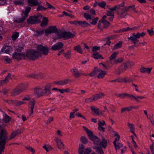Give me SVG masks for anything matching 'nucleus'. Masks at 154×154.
<instances>
[{
    "label": "nucleus",
    "instance_id": "f257e3e1",
    "mask_svg": "<svg viewBox=\"0 0 154 154\" xmlns=\"http://www.w3.org/2000/svg\"><path fill=\"white\" fill-rule=\"evenodd\" d=\"M23 130L21 129H17L13 131L8 139V132L6 130L2 125H0V154L4 151L5 146L7 140H9L14 138L15 137L21 134Z\"/></svg>",
    "mask_w": 154,
    "mask_h": 154
},
{
    "label": "nucleus",
    "instance_id": "f03ea898",
    "mask_svg": "<svg viewBox=\"0 0 154 154\" xmlns=\"http://www.w3.org/2000/svg\"><path fill=\"white\" fill-rule=\"evenodd\" d=\"M52 89V85L50 83H47L42 88L37 87L35 88V92L38 97L42 96L47 97L52 94L51 90Z\"/></svg>",
    "mask_w": 154,
    "mask_h": 154
},
{
    "label": "nucleus",
    "instance_id": "7ed1b4c3",
    "mask_svg": "<svg viewBox=\"0 0 154 154\" xmlns=\"http://www.w3.org/2000/svg\"><path fill=\"white\" fill-rule=\"evenodd\" d=\"M41 54L37 51L33 50H30L27 51L26 54H24V59H27L29 60H34L38 58Z\"/></svg>",
    "mask_w": 154,
    "mask_h": 154
},
{
    "label": "nucleus",
    "instance_id": "20e7f679",
    "mask_svg": "<svg viewBox=\"0 0 154 154\" xmlns=\"http://www.w3.org/2000/svg\"><path fill=\"white\" fill-rule=\"evenodd\" d=\"M83 127L84 130L86 132L90 140L93 141L94 144L100 146V141L99 138L96 136L94 135L93 132L88 129L87 128L84 126Z\"/></svg>",
    "mask_w": 154,
    "mask_h": 154
},
{
    "label": "nucleus",
    "instance_id": "39448f33",
    "mask_svg": "<svg viewBox=\"0 0 154 154\" xmlns=\"http://www.w3.org/2000/svg\"><path fill=\"white\" fill-rule=\"evenodd\" d=\"M117 97H120L122 99L125 98H129L131 100H135L137 102L139 103L140 102L139 99H142L143 98H146V97L144 96H139L135 97L132 94H130L127 93L119 94H117Z\"/></svg>",
    "mask_w": 154,
    "mask_h": 154
},
{
    "label": "nucleus",
    "instance_id": "423d86ee",
    "mask_svg": "<svg viewBox=\"0 0 154 154\" xmlns=\"http://www.w3.org/2000/svg\"><path fill=\"white\" fill-rule=\"evenodd\" d=\"M42 17V16L41 14L31 16L27 20V23L29 24L38 23L40 22Z\"/></svg>",
    "mask_w": 154,
    "mask_h": 154
},
{
    "label": "nucleus",
    "instance_id": "0eeeda50",
    "mask_svg": "<svg viewBox=\"0 0 154 154\" xmlns=\"http://www.w3.org/2000/svg\"><path fill=\"white\" fill-rule=\"evenodd\" d=\"M109 10H107L106 11L107 16H114V11H116L120 19L122 18V14H121V12L118 10V8L116 5L112 8H109Z\"/></svg>",
    "mask_w": 154,
    "mask_h": 154
},
{
    "label": "nucleus",
    "instance_id": "6e6552de",
    "mask_svg": "<svg viewBox=\"0 0 154 154\" xmlns=\"http://www.w3.org/2000/svg\"><path fill=\"white\" fill-rule=\"evenodd\" d=\"M130 10H132L134 11L136 13L138 12V11L136 9L135 6L134 5H131L127 6H125L124 7V10L122 11V12H121L122 16V18H126V16L128 14L127 12L129 11Z\"/></svg>",
    "mask_w": 154,
    "mask_h": 154
},
{
    "label": "nucleus",
    "instance_id": "1a4fd4ad",
    "mask_svg": "<svg viewBox=\"0 0 154 154\" xmlns=\"http://www.w3.org/2000/svg\"><path fill=\"white\" fill-rule=\"evenodd\" d=\"M145 33L144 32L141 33L138 32L136 35L133 34L132 36L128 37V39L130 40L132 42V43L135 44L137 42H138V39L140 38V36H144L145 35Z\"/></svg>",
    "mask_w": 154,
    "mask_h": 154
},
{
    "label": "nucleus",
    "instance_id": "9d476101",
    "mask_svg": "<svg viewBox=\"0 0 154 154\" xmlns=\"http://www.w3.org/2000/svg\"><path fill=\"white\" fill-rule=\"evenodd\" d=\"M37 51L41 54L39 57H42V54L45 55H48L49 52V49L48 47L42 45H39L37 46Z\"/></svg>",
    "mask_w": 154,
    "mask_h": 154
},
{
    "label": "nucleus",
    "instance_id": "9b49d317",
    "mask_svg": "<svg viewBox=\"0 0 154 154\" xmlns=\"http://www.w3.org/2000/svg\"><path fill=\"white\" fill-rule=\"evenodd\" d=\"M58 29L56 26H50L45 30V35L47 36L52 33H57Z\"/></svg>",
    "mask_w": 154,
    "mask_h": 154
},
{
    "label": "nucleus",
    "instance_id": "f8f14e48",
    "mask_svg": "<svg viewBox=\"0 0 154 154\" xmlns=\"http://www.w3.org/2000/svg\"><path fill=\"white\" fill-rule=\"evenodd\" d=\"M70 23L71 24H74L76 26L79 25L83 27H86L88 25H89V24L86 22L82 21L75 20L71 21L70 22Z\"/></svg>",
    "mask_w": 154,
    "mask_h": 154
},
{
    "label": "nucleus",
    "instance_id": "ddd939ff",
    "mask_svg": "<svg viewBox=\"0 0 154 154\" xmlns=\"http://www.w3.org/2000/svg\"><path fill=\"white\" fill-rule=\"evenodd\" d=\"M123 64L124 65V68H122L120 70V71L121 72L125 71L128 68H131V67L134 65V64L133 62L128 61L124 63Z\"/></svg>",
    "mask_w": 154,
    "mask_h": 154
},
{
    "label": "nucleus",
    "instance_id": "4468645a",
    "mask_svg": "<svg viewBox=\"0 0 154 154\" xmlns=\"http://www.w3.org/2000/svg\"><path fill=\"white\" fill-rule=\"evenodd\" d=\"M35 101L34 100H32L29 103L28 108L29 111V115L31 116L33 113V109L34 108Z\"/></svg>",
    "mask_w": 154,
    "mask_h": 154
},
{
    "label": "nucleus",
    "instance_id": "2eb2a0df",
    "mask_svg": "<svg viewBox=\"0 0 154 154\" xmlns=\"http://www.w3.org/2000/svg\"><path fill=\"white\" fill-rule=\"evenodd\" d=\"M24 54L14 52L13 54L12 57L14 59L20 60L23 59H24Z\"/></svg>",
    "mask_w": 154,
    "mask_h": 154
},
{
    "label": "nucleus",
    "instance_id": "dca6fc26",
    "mask_svg": "<svg viewBox=\"0 0 154 154\" xmlns=\"http://www.w3.org/2000/svg\"><path fill=\"white\" fill-rule=\"evenodd\" d=\"M28 77L37 79H43L44 78L43 74L41 73L31 74L28 75Z\"/></svg>",
    "mask_w": 154,
    "mask_h": 154
},
{
    "label": "nucleus",
    "instance_id": "f3484780",
    "mask_svg": "<svg viewBox=\"0 0 154 154\" xmlns=\"http://www.w3.org/2000/svg\"><path fill=\"white\" fill-rule=\"evenodd\" d=\"M63 44L62 42H57L52 46L51 49L52 51L59 50L63 48Z\"/></svg>",
    "mask_w": 154,
    "mask_h": 154
},
{
    "label": "nucleus",
    "instance_id": "a211bd4d",
    "mask_svg": "<svg viewBox=\"0 0 154 154\" xmlns=\"http://www.w3.org/2000/svg\"><path fill=\"white\" fill-rule=\"evenodd\" d=\"M70 72L72 74L73 76L76 78H79L80 77L81 74L80 73L78 69L75 67H74L70 70Z\"/></svg>",
    "mask_w": 154,
    "mask_h": 154
},
{
    "label": "nucleus",
    "instance_id": "6ab92c4d",
    "mask_svg": "<svg viewBox=\"0 0 154 154\" xmlns=\"http://www.w3.org/2000/svg\"><path fill=\"white\" fill-rule=\"evenodd\" d=\"M105 94L102 92H100L97 94H95L92 96V97L94 101L97 100H98L103 97Z\"/></svg>",
    "mask_w": 154,
    "mask_h": 154
},
{
    "label": "nucleus",
    "instance_id": "aec40b11",
    "mask_svg": "<svg viewBox=\"0 0 154 154\" xmlns=\"http://www.w3.org/2000/svg\"><path fill=\"white\" fill-rule=\"evenodd\" d=\"M11 76V73H8L4 80H0V85L6 84L8 82L9 79H12Z\"/></svg>",
    "mask_w": 154,
    "mask_h": 154
},
{
    "label": "nucleus",
    "instance_id": "412c9836",
    "mask_svg": "<svg viewBox=\"0 0 154 154\" xmlns=\"http://www.w3.org/2000/svg\"><path fill=\"white\" fill-rule=\"evenodd\" d=\"M152 68H146L144 66H142L139 69L140 71L142 73H146L148 74H149L152 70Z\"/></svg>",
    "mask_w": 154,
    "mask_h": 154
},
{
    "label": "nucleus",
    "instance_id": "4be33fe9",
    "mask_svg": "<svg viewBox=\"0 0 154 154\" xmlns=\"http://www.w3.org/2000/svg\"><path fill=\"white\" fill-rule=\"evenodd\" d=\"M139 107V106H131L128 107H124L121 109V112L122 113H124L125 111H130L133 109H138Z\"/></svg>",
    "mask_w": 154,
    "mask_h": 154
},
{
    "label": "nucleus",
    "instance_id": "5701e85b",
    "mask_svg": "<svg viewBox=\"0 0 154 154\" xmlns=\"http://www.w3.org/2000/svg\"><path fill=\"white\" fill-rule=\"evenodd\" d=\"M75 32L72 33L69 32L64 31V39L73 38L75 35Z\"/></svg>",
    "mask_w": 154,
    "mask_h": 154
},
{
    "label": "nucleus",
    "instance_id": "b1692460",
    "mask_svg": "<svg viewBox=\"0 0 154 154\" xmlns=\"http://www.w3.org/2000/svg\"><path fill=\"white\" fill-rule=\"evenodd\" d=\"M16 87L17 88L20 92L21 93L26 89L27 88V85L25 84L21 83L19 84Z\"/></svg>",
    "mask_w": 154,
    "mask_h": 154
},
{
    "label": "nucleus",
    "instance_id": "393cba45",
    "mask_svg": "<svg viewBox=\"0 0 154 154\" xmlns=\"http://www.w3.org/2000/svg\"><path fill=\"white\" fill-rule=\"evenodd\" d=\"M69 81V79H66L63 80L54 82L53 83L60 85H65L68 83Z\"/></svg>",
    "mask_w": 154,
    "mask_h": 154
},
{
    "label": "nucleus",
    "instance_id": "a878e982",
    "mask_svg": "<svg viewBox=\"0 0 154 154\" xmlns=\"http://www.w3.org/2000/svg\"><path fill=\"white\" fill-rule=\"evenodd\" d=\"M27 3L31 7L38 6L40 5L39 3L37 0H27Z\"/></svg>",
    "mask_w": 154,
    "mask_h": 154
},
{
    "label": "nucleus",
    "instance_id": "bb28decb",
    "mask_svg": "<svg viewBox=\"0 0 154 154\" xmlns=\"http://www.w3.org/2000/svg\"><path fill=\"white\" fill-rule=\"evenodd\" d=\"M20 93H21L16 87L13 89L10 93L12 97L16 96Z\"/></svg>",
    "mask_w": 154,
    "mask_h": 154
},
{
    "label": "nucleus",
    "instance_id": "cd10ccee",
    "mask_svg": "<svg viewBox=\"0 0 154 154\" xmlns=\"http://www.w3.org/2000/svg\"><path fill=\"white\" fill-rule=\"evenodd\" d=\"M58 146V148L60 149H63L64 148V146L61 140L59 138H57L55 140Z\"/></svg>",
    "mask_w": 154,
    "mask_h": 154
},
{
    "label": "nucleus",
    "instance_id": "c85d7f7f",
    "mask_svg": "<svg viewBox=\"0 0 154 154\" xmlns=\"http://www.w3.org/2000/svg\"><path fill=\"white\" fill-rule=\"evenodd\" d=\"M11 48L9 46H4L2 48L1 52H2L8 54L11 50Z\"/></svg>",
    "mask_w": 154,
    "mask_h": 154
},
{
    "label": "nucleus",
    "instance_id": "c756f323",
    "mask_svg": "<svg viewBox=\"0 0 154 154\" xmlns=\"http://www.w3.org/2000/svg\"><path fill=\"white\" fill-rule=\"evenodd\" d=\"M102 141L100 142V145L104 148L105 149L107 146V140H106L105 138L102 136Z\"/></svg>",
    "mask_w": 154,
    "mask_h": 154
},
{
    "label": "nucleus",
    "instance_id": "7c9ffc66",
    "mask_svg": "<svg viewBox=\"0 0 154 154\" xmlns=\"http://www.w3.org/2000/svg\"><path fill=\"white\" fill-rule=\"evenodd\" d=\"M26 18L22 16L20 18H16L14 19V22L17 23H19L23 22L26 20Z\"/></svg>",
    "mask_w": 154,
    "mask_h": 154
},
{
    "label": "nucleus",
    "instance_id": "2f4dec72",
    "mask_svg": "<svg viewBox=\"0 0 154 154\" xmlns=\"http://www.w3.org/2000/svg\"><path fill=\"white\" fill-rule=\"evenodd\" d=\"M48 19L47 17H45L43 18L42 21L40 24L41 27L46 26L48 24Z\"/></svg>",
    "mask_w": 154,
    "mask_h": 154
},
{
    "label": "nucleus",
    "instance_id": "473e14b6",
    "mask_svg": "<svg viewBox=\"0 0 154 154\" xmlns=\"http://www.w3.org/2000/svg\"><path fill=\"white\" fill-rule=\"evenodd\" d=\"M93 148L95 149L96 152L99 154H104V152L100 146H94Z\"/></svg>",
    "mask_w": 154,
    "mask_h": 154
},
{
    "label": "nucleus",
    "instance_id": "72a5a7b5",
    "mask_svg": "<svg viewBox=\"0 0 154 154\" xmlns=\"http://www.w3.org/2000/svg\"><path fill=\"white\" fill-rule=\"evenodd\" d=\"M92 56L95 59H98L100 58L102 59H104V58L102 55L101 54H100L98 52H94L92 54Z\"/></svg>",
    "mask_w": 154,
    "mask_h": 154
},
{
    "label": "nucleus",
    "instance_id": "f704fd0d",
    "mask_svg": "<svg viewBox=\"0 0 154 154\" xmlns=\"http://www.w3.org/2000/svg\"><path fill=\"white\" fill-rule=\"evenodd\" d=\"M3 117L2 120L5 123L9 122L11 119V118L6 114H3Z\"/></svg>",
    "mask_w": 154,
    "mask_h": 154
},
{
    "label": "nucleus",
    "instance_id": "c9c22d12",
    "mask_svg": "<svg viewBox=\"0 0 154 154\" xmlns=\"http://www.w3.org/2000/svg\"><path fill=\"white\" fill-rule=\"evenodd\" d=\"M91 109L93 112H94L97 115H99L100 114H103V112H99V109L98 108H95L94 106H91Z\"/></svg>",
    "mask_w": 154,
    "mask_h": 154
},
{
    "label": "nucleus",
    "instance_id": "e433bc0d",
    "mask_svg": "<svg viewBox=\"0 0 154 154\" xmlns=\"http://www.w3.org/2000/svg\"><path fill=\"white\" fill-rule=\"evenodd\" d=\"M128 127H129V128L130 129V131L132 133L134 134L136 136V134L134 133V125L133 124H130L129 123H128Z\"/></svg>",
    "mask_w": 154,
    "mask_h": 154
},
{
    "label": "nucleus",
    "instance_id": "4c0bfd02",
    "mask_svg": "<svg viewBox=\"0 0 154 154\" xmlns=\"http://www.w3.org/2000/svg\"><path fill=\"white\" fill-rule=\"evenodd\" d=\"M125 5V3L124 2H123L122 4H119L117 5H116V6L118 8V9L119 11H120L122 13V11H123L124 10V6Z\"/></svg>",
    "mask_w": 154,
    "mask_h": 154
},
{
    "label": "nucleus",
    "instance_id": "58836bf2",
    "mask_svg": "<svg viewBox=\"0 0 154 154\" xmlns=\"http://www.w3.org/2000/svg\"><path fill=\"white\" fill-rule=\"evenodd\" d=\"M44 32L45 30H42L41 29L36 30L35 32L36 33L34 34V36H38L40 35H41L44 33Z\"/></svg>",
    "mask_w": 154,
    "mask_h": 154
},
{
    "label": "nucleus",
    "instance_id": "ea45409f",
    "mask_svg": "<svg viewBox=\"0 0 154 154\" xmlns=\"http://www.w3.org/2000/svg\"><path fill=\"white\" fill-rule=\"evenodd\" d=\"M78 149V153L79 154H83L84 151V146L82 144H80Z\"/></svg>",
    "mask_w": 154,
    "mask_h": 154
},
{
    "label": "nucleus",
    "instance_id": "a19ab883",
    "mask_svg": "<svg viewBox=\"0 0 154 154\" xmlns=\"http://www.w3.org/2000/svg\"><path fill=\"white\" fill-rule=\"evenodd\" d=\"M106 74V72L104 71H101V72L98 75L97 78L98 79H103L105 77V75Z\"/></svg>",
    "mask_w": 154,
    "mask_h": 154
},
{
    "label": "nucleus",
    "instance_id": "79ce46f5",
    "mask_svg": "<svg viewBox=\"0 0 154 154\" xmlns=\"http://www.w3.org/2000/svg\"><path fill=\"white\" fill-rule=\"evenodd\" d=\"M56 38L57 39L62 38H64V32H62L58 33L56 36Z\"/></svg>",
    "mask_w": 154,
    "mask_h": 154
},
{
    "label": "nucleus",
    "instance_id": "37998d69",
    "mask_svg": "<svg viewBox=\"0 0 154 154\" xmlns=\"http://www.w3.org/2000/svg\"><path fill=\"white\" fill-rule=\"evenodd\" d=\"M19 33L18 32H14L11 36L12 40L13 41H15L19 36Z\"/></svg>",
    "mask_w": 154,
    "mask_h": 154
},
{
    "label": "nucleus",
    "instance_id": "c03bdc74",
    "mask_svg": "<svg viewBox=\"0 0 154 154\" xmlns=\"http://www.w3.org/2000/svg\"><path fill=\"white\" fill-rule=\"evenodd\" d=\"M122 44V42L121 41H119L117 44L114 45L112 50H115L118 48H120L121 47Z\"/></svg>",
    "mask_w": 154,
    "mask_h": 154
},
{
    "label": "nucleus",
    "instance_id": "a18cd8bd",
    "mask_svg": "<svg viewBox=\"0 0 154 154\" xmlns=\"http://www.w3.org/2000/svg\"><path fill=\"white\" fill-rule=\"evenodd\" d=\"M114 145L115 150L116 151L118 149H119L123 147L122 144L120 143H118L117 144L114 143Z\"/></svg>",
    "mask_w": 154,
    "mask_h": 154
},
{
    "label": "nucleus",
    "instance_id": "49530a36",
    "mask_svg": "<svg viewBox=\"0 0 154 154\" xmlns=\"http://www.w3.org/2000/svg\"><path fill=\"white\" fill-rule=\"evenodd\" d=\"M102 23L103 24V28H106L109 27L110 25V23L107 20L101 21Z\"/></svg>",
    "mask_w": 154,
    "mask_h": 154
},
{
    "label": "nucleus",
    "instance_id": "de8ad7c7",
    "mask_svg": "<svg viewBox=\"0 0 154 154\" xmlns=\"http://www.w3.org/2000/svg\"><path fill=\"white\" fill-rule=\"evenodd\" d=\"M118 53L119 52L118 51L114 52L109 57V60H111L116 58L117 57V55Z\"/></svg>",
    "mask_w": 154,
    "mask_h": 154
},
{
    "label": "nucleus",
    "instance_id": "09e8293b",
    "mask_svg": "<svg viewBox=\"0 0 154 154\" xmlns=\"http://www.w3.org/2000/svg\"><path fill=\"white\" fill-rule=\"evenodd\" d=\"M126 83H128L133 81L132 78L131 77L125 78L123 79V81Z\"/></svg>",
    "mask_w": 154,
    "mask_h": 154
},
{
    "label": "nucleus",
    "instance_id": "8fccbe9b",
    "mask_svg": "<svg viewBox=\"0 0 154 154\" xmlns=\"http://www.w3.org/2000/svg\"><path fill=\"white\" fill-rule=\"evenodd\" d=\"M74 49L75 51H77L79 53L82 54V48H81L80 45H78L74 47Z\"/></svg>",
    "mask_w": 154,
    "mask_h": 154
},
{
    "label": "nucleus",
    "instance_id": "3c124183",
    "mask_svg": "<svg viewBox=\"0 0 154 154\" xmlns=\"http://www.w3.org/2000/svg\"><path fill=\"white\" fill-rule=\"evenodd\" d=\"M71 54V51L70 50H68L66 53L63 54L65 57L66 59H69L70 58Z\"/></svg>",
    "mask_w": 154,
    "mask_h": 154
},
{
    "label": "nucleus",
    "instance_id": "603ef678",
    "mask_svg": "<svg viewBox=\"0 0 154 154\" xmlns=\"http://www.w3.org/2000/svg\"><path fill=\"white\" fill-rule=\"evenodd\" d=\"M124 59L122 57H119L115 59L114 61V63L116 64H117L118 63H120L123 61Z\"/></svg>",
    "mask_w": 154,
    "mask_h": 154
},
{
    "label": "nucleus",
    "instance_id": "864d4df0",
    "mask_svg": "<svg viewBox=\"0 0 154 154\" xmlns=\"http://www.w3.org/2000/svg\"><path fill=\"white\" fill-rule=\"evenodd\" d=\"M80 140L82 143L84 144L88 143V140L85 137L82 136L80 138Z\"/></svg>",
    "mask_w": 154,
    "mask_h": 154
},
{
    "label": "nucleus",
    "instance_id": "5fc2aeb1",
    "mask_svg": "<svg viewBox=\"0 0 154 154\" xmlns=\"http://www.w3.org/2000/svg\"><path fill=\"white\" fill-rule=\"evenodd\" d=\"M25 148L28 150H29L32 152V154H34L35 152V151L34 149L30 146H26Z\"/></svg>",
    "mask_w": 154,
    "mask_h": 154
},
{
    "label": "nucleus",
    "instance_id": "6e6d98bb",
    "mask_svg": "<svg viewBox=\"0 0 154 154\" xmlns=\"http://www.w3.org/2000/svg\"><path fill=\"white\" fill-rule=\"evenodd\" d=\"M47 8H45L41 5H38V7L37 8V11H45L47 9Z\"/></svg>",
    "mask_w": 154,
    "mask_h": 154
},
{
    "label": "nucleus",
    "instance_id": "4d7b16f0",
    "mask_svg": "<svg viewBox=\"0 0 154 154\" xmlns=\"http://www.w3.org/2000/svg\"><path fill=\"white\" fill-rule=\"evenodd\" d=\"M91 152V149L90 147L87 148L85 149L84 154H89Z\"/></svg>",
    "mask_w": 154,
    "mask_h": 154
},
{
    "label": "nucleus",
    "instance_id": "13d9d810",
    "mask_svg": "<svg viewBox=\"0 0 154 154\" xmlns=\"http://www.w3.org/2000/svg\"><path fill=\"white\" fill-rule=\"evenodd\" d=\"M14 4L15 5L22 6L24 5V3L22 1H15L14 2Z\"/></svg>",
    "mask_w": 154,
    "mask_h": 154
},
{
    "label": "nucleus",
    "instance_id": "bf43d9fd",
    "mask_svg": "<svg viewBox=\"0 0 154 154\" xmlns=\"http://www.w3.org/2000/svg\"><path fill=\"white\" fill-rule=\"evenodd\" d=\"M84 17L87 20H91L92 18L91 16L88 13H85L84 14Z\"/></svg>",
    "mask_w": 154,
    "mask_h": 154
},
{
    "label": "nucleus",
    "instance_id": "052dcab7",
    "mask_svg": "<svg viewBox=\"0 0 154 154\" xmlns=\"http://www.w3.org/2000/svg\"><path fill=\"white\" fill-rule=\"evenodd\" d=\"M115 136H116L117 137L115 139V140L113 142V144L114 143H116V142L119 141L120 138V136L117 133H116Z\"/></svg>",
    "mask_w": 154,
    "mask_h": 154
},
{
    "label": "nucleus",
    "instance_id": "680f3d73",
    "mask_svg": "<svg viewBox=\"0 0 154 154\" xmlns=\"http://www.w3.org/2000/svg\"><path fill=\"white\" fill-rule=\"evenodd\" d=\"M94 101L92 97L89 98H86L85 100V102L87 103H89Z\"/></svg>",
    "mask_w": 154,
    "mask_h": 154
},
{
    "label": "nucleus",
    "instance_id": "e2e57ef3",
    "mask_svg": "<svg viewBox=\"0 0 154 154\" xmlns=\"http://www.w3.org/2000/svg\"><path fill=\"white\" fill-rule=\"evenodd\" d=\"M106 5V2L103 1L101 2H99L98 5L102 8H104Z\"/></svg>",
    "mask_w": 154,
    "mask_h": 154
},
{
    "label": "nucleus",
    "instance_id": "0e129e2a",
    "mask_svg": "<svg viewBox=\"0 0 154 154\" xmlns=\"http://www.w3.org/2000/svg\"><path fill=\"white\" fill-rule=\"evenodd\" d=\"M99 19L98 17H96L92 20V22L90 23L91 24L93 25H95L97 24V21Z\"/></svg>",
    "mask_w": 154,
    "mask_h": 154
},
{
    "label": "nucleus",
    "instance_id": "69168bd1",
    "mask_svg": "<svg viewBox=\"0 0 154 154\" xmlns=\"http://www.w3.org/2000/svg\"><path fill=\"white\" fill-rule=\"evenodd\" d=\"M125 28H123L120 29L118 30H115L113 31V32L115 33H119L123 32H125Z\"/></svg>",
    "mask_w": 154,
    "mask_h": 154
},
{
    "label": "nucleus",
    "instance_id": "338daca9",
    "mask_svg": "<svg viewBox=\"0 0 154 154\" xmlns=\"http://www.w3.org/2000/svg\"><path fill=\"white\" fill-rule=\"evenodd\" d=\"M137 28L136 27H134L133 28H131L129 27H127L125 28L126 31L127 32L129 31L134 30H137Z\"/></svg>",
    "mask_w": 154,
    "mask_h": 154
},
{
    "label": "nucleus",
    "instance_id": "774afa93",
    "mask_svg": "<svg viewBox=\"0 0 154 154\" xmlns=\"http://www.w3.org/2000/svg\"><path fill=\"white\" fill-rule=\"evenodd\" d=\"M147 31L150 36H152L154 35V31L152 30V29L150 30L148 29Z\"/></svg>",
    "mask_w": 154,
    "mask_h": 154
}]
</instances>
